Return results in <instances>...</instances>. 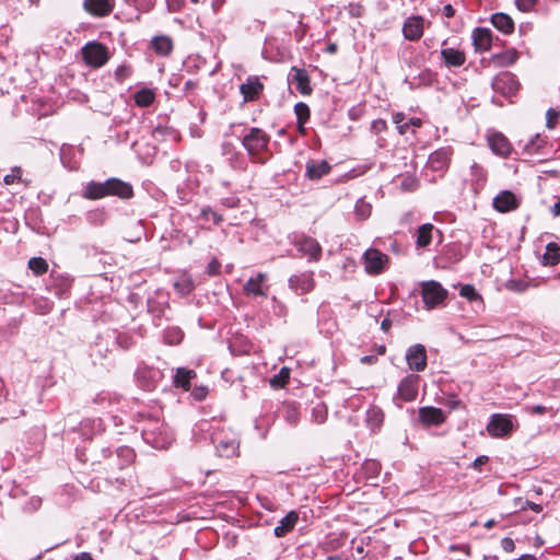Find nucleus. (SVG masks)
Segmentation results:
<instances>
[{
    "label": "nucleus",
    "instance_id": "nucleus-28",
    "mask_svg": "<svg viewBox=\"0 0 560 560\" xmlns=\"http://www.w3.org/2000/svg\"><path fill=\"white\" fill-rule=\"evenodd\" d=\"M151 46L155 52L161 56H167L173 49L172 40L167 36L154 37L151 42Z\"/></svg>",
    "mask_w": 560,
    "mask_h": 560
},
{
    "label": "nucleus",
    "instance_id": "nucleus-17",
    "mask_svg": "<svg viewBox=\"0 0 560 560\" xmlns=\"http://www.w3.org/2000/svg\"><path fill=\"white\" fill-rule=\"evenodd\" d=\"M452 156L450 149H440L433 152L428 160V165L433 171H442L447 167Z\"/></svg>",
    "mask_w": 560,
    "mask_h": 560
},
{
    "label": "nucleus",
    "instance_id": "nucleus-20",
    "mask_svg": "<svg viewBox=\"0 0 560 560\" xmlns=\"http://www.w3.org/2000/svg\"><path fill=\"white\" fill-rule=\"evenodd\" d=\"M107 196H109V190L106 186V182H91L85 186L83 191V197L88 199H101Z\"/></svg>",
    "mask_w": 560,
    "mask_h": 560
},
{
    "label": "nucleus",
    "instance_id": "nucleus-4",
    "mask_svg": "<svg viewBox=\"0 0 560 560\" xmlns=\"http://www.w3.org/2000/svg\"><path fill=\"white\" fill-rule=\"evenodd\" d=\"M269 137L259 128H252L249 133L244 137L243 144L250 155H256L268 145Z\"/></svg>",
    "mask_w": 560,
    "mask_h": 560
},
{
    "label": "nucleus",
    "instance_id": "nucleus-47",
    "mask_svg": "<svg viewBox=\"0 0 560 560\" xmlns=\"http://www.w3.org/2000/svg\"><path fill=\"white\" fill-rule=\"evenodd\" d=\"M405 119V115L402 113H396L393 115V121L394 124H396L397 126L399 124H401Z\"/></svg>",
    "mask_w": 560,
    "mask_h": 560
},
{
    "label": "nucleus",
    "instance_id": "nucleus-45",
    "mask_svg": "<svg viewBox=\"0 0 560 560\" xmlns=\"http://www.w3.org/2000/svg\"><path fill=\"white\" fill-rule=\"evenodd\" d=\"M487 462H488V457H487V456H485V455L479 456V457H477V458L474 460V463H472V467H474L475 469H480V467H481L482 465H485Z\"/></svg>",
    "mask_w": 560,
    "mask_h": 560
},
{
    "label": "nucleus",
    "instance_id": "nucleus-44",
    "mask_svg": "<svg viewBox=\"0 0 560 560\" xmlns=\"http://www.w3.org/2000/svg\"><path fill=\"white\" fill-rule=\"evenodd\" d=\"M209 275H217L220 269V262L213 259L207 267Z\"/></svg>",
    "mask_w": 560,
    "mask_h": 560
},
{
    "label": "nucleus",
    "instance_id": "nucleus-35",
    "mask_svg": "<svg viewBox=\"0 0 560 560\" xmlns=\"http://www.w3.org/2000/svg\"><path fill=\"white\" fill-rule=\"evenodd\" d=\"M504 82H510L511 83V88H510V91H514L517 89L516 86V83L514 82L513 78L511 77L510 73H503L501 75H499L498 78L494 79L492 85H493V89L497 90V91H501L502 90V83Z\"/></svg>",
    "mask_w": 560,
    "mask_h": 560
},
{
    "label": "nucleus",
    "instance_id": "nucleus-49",
    "mask_svg": "<svg viewBox=\"0 0 560 560\" xmlns=\"http://www.w3.org/2000/svg\"><path fill=\"white\" fill-rule=\"evenodd\" d=\"M536 141H540V142H541L540 137H539L538 135L535 137V139L530 140V141H529V143H527V144L525 145V149H526L527 151H529V152H530V151H532V148H533L534 145H536Z\"/></svg>",
    "mask_w": 560,
    "mask_h": 560
},
{
    "label": "nucleus",
    "instance_id": "nucleus-7",
    "mask_svg": "<svg viewBox=\"0 0 560 560\" xmlns=\"http://www.w3.org/2000/svg\"><path fill=\"white\" fill-rule=\"evenodd\" d=\"M420 422L425 427H439L446 421V415L440 408L427 406L418 410Z\"/></svg>",
    "mask_w": 560,
    "mask_h": 560
},
{
    "label": "nucleus",
    "instance_id": "nucleus-6",
    "mask_svg": "<svg viewBox=\"0 0 560 560\" xmlns=\"http://www.w3.org/2000/svg\"><path fill=\"white\" fill-rule=\"evenodd\" d=\"M406 361L410 370L424 371L427 368V350L423 345L410 346L406 351Z\"/></svg>",
    "mask_w": 560,
    "mask_h": 560
},
{
    "label": "nucleus",
    "instance_id": "nucleus-43",
    "mask_svg": "<svg viewBox=\"0 0 560 560\" xmlns=\"http://www.w3.org/2000/svg\"><path fill=\"white\" fill-rule=\"evenodd\" d=\"M471 172H472V175L476 176L478 179H480L482 182L486 179L485 171L477 163H474L471 165Z\"/></svg>",
    "mask_w": 560,
    "mask_h": 560
},
{
    "label": "nucleus",
    "instance_id": "nucleus-12",
    "mask_svg": "<svg viewBox=\"0 0 560 560\" xmlns=\"http://www.w3.org/2000/svg\"><path fill=\"white\" fill-rule=\"evenodd\" d=\"M113 0H84L83 8L86 12L95 16H106L114 9Z\"/></svg>",
    "mask_w": 560,
    "mask_h": 560
},
{
    "label": "nucleus",
    "instance_id": "nucleus-18",
    "mask_svg": "<svg viewBox=\"0 0 560 560\" xmlns=\"http://www.w3.org/2000/svg\"><path fill=\"white\" fill-rule=\"evenodd\" d=\"M472 43L476 50L486 51L491 48V31L483 27L475 28L472 32Z\"/></svg>",
    "mask_w": 560,
    "mask_h": 560
},
{
    "label": "nucleus",
    "instance_id": "nucleus-59",
    "mask_svg": "<svg viewBox=\"0 0 560 560\" xmlns=\"http://www.w3.org/2000/svg\"><path fill=\"white\" fill-rule=\"evenodd\" d=\"M494 524H495L494 520H489L488 522H486L485 527L491 528Z\"/></svg>",
    "mask_w": 560,
    "mask_h": 560
},
{
    "label": "nucleus",
    "instance_id": "nucleus-38",
    "mask_svg": "<svg viewBox=\"0 0 560 560\" xmlns=\"http://www.w3.org/2000/svg\"><path fill=\"white\" fill-rule=\"evenodd\" d=\"M22 170L21 167H13L11 170V173L10 174H7L4 177H3V182L7 184V185H11V184H14L15 182L18 183H22Z\"/></svg>",
    "mask_w": 560,
    "mask_h": 560
},
{
    "label": "nucleus",
    "instance_id": "nucleus-29",
    "mask_svg": "<svg viewBox=\"0 0 560 560\" xmlns=\"http://www.w3.org/2000/svg\"><path fill=\"white\" fill-rule=\"evenodd\" d=\"M195 376L196 373L192 370L178 369L174 377V383L177 387H182L185 390H188L190 386V380Z\"/></svg>",
    "mask_w": 560,
    "mask_h": 560
},
{
    "label": "nucleus",
    "instance_id": "nucleus-60",
    "mask_svg": "<svg viewBox=\"0 0 560 560\" xmlns=\"http://www.w3.org/2000/svg\"><path fill=\"white\" fill-rule=\"evenodd\" d=\"M336 49H337V47H336L335 44L329 45L328 48H327L328 52H331V54L335 52Z\"/></svg>",
    "mask_w": 560,
    "mask_h": 560
},
{
    "label": "nucleus",
    "instance_id": "nucleus-56",
    "mask_svg": "<svg viewBox=\"0 0 560 560\" xmlns=\"http://www.w3.org/2000/svg\"><path fill=\"white\" fill-rule=\"evenodd\" d=\"M374 128L377 130L384 129L386 126V122L384 120H377L374 122Z\"/></svg>",
    "mask_w": 560,
    "mask_h": 560
},
{
    "label": "nucleus",
    "instance_id": "nucleus-53",
    "mask_svg": "<svg viewBox=\"0 0 560 560\" xmlns=\"http://www.w3.org/2000/svg\"><path fill=\"white\" fill-rule=\"evenodd\" d=\"M526 505H527L530 510H533V511H535V512H540V511H541V505H539V504H536V503H533V502L527 501V502H526Z\"/></svg>",
    "mask_w": 560,
    "mask_h": 560
},
{
    "label": "nucleus",
    "instance_id": "nucleus-5",
    "mask_svg": "<svg viewBox=\"0 0 560 560\" xmlns=\"http://www.w3.org/2000/svg\"><path fill=\"white\" fill-rule=\"evenodd\" d=\"M363 258L364 269L370 275H377L382 272L388 262L387 255L374 248L368 249L364 253Z\"/></svg>",
    "mask_w": 560,
    "mask_h": 560
},
{
    "label": "nucleus",
    "instance_id": "nucleus-41",
    "mask_svg": "<svg viewBox=\"0 0 560 560\" xmlns=\"http://www.w3.org/2000/svg\"><path fill=\"white\" fill-rule=\"evenodd\" d=\"M535 3L536 0H516L517 8L524 12L529 11Z\"/></svg>",
    "mask_w": 560,
    "mask_h": 560
},
{
    "label": "nucleus",
    "instance_id": "nucleus-61",
    "mask_svg": "<svg viewBox=\"0 0 560 560\" xmlns=\"http://www.w3.org/2000/svg\"><path fill=\"white\" fill-rule=\"evenodd\" d=\"M385 350H386V349H385V347H384V346H381V347L378 348V353L384 354V353H385Z\"/></svg>",
    "mask_w": 560,
    "mask_h": 560
},
{
    "label": "nucleus",
    "instance_id": "nucleus-11",
    "mask_svg": "<svg viewBox=\"0 0 560 560\" xmlns=\"http://www.w3.org/2000/svg\"><path fill=\"white\" fill-rule=\"evenodd\" d=\"M266 273H258L250 278L244 285V293L253 296H267L268 287L266 285Z\"/></svg>",
    "mask_w": 560,
    "mask_h": 560
},
{
    "label": "nucleus",
    "instance_id": "nucleus-33",
    "mask_svg": "<svg viewBox=\"0 0 560 560\" xmlns=\"http://www.w3.org/2000/svg\"><path fill=\"white\" fill-rule=\"evenodd\" d=\"M28 268L36 275H44L48 270L47 261L42 257L31 258L28 261Z\"/></svg>",
    "mask_w": 560,
    "mask_h": 560
},
{
    "label": "nucleus",
    "instance_id": "nucleus-13",
    "mask_svg": "<svg viewBox=\"0 0 560 560\" xmlns=\"http://www.w3.org/2000/svg\"><path fill=\"white\" fill-rule=\"evenodd\" d=\"M488 143L492 152L502 158L509 156L512 151L510 141L502 133H493L489 136Z\"/></svg>",
    "mask_w": 560,
    "mask_h": 560
},
{
    "label": "nucleus",
    "instance_id": "nucleus-37",
    "mask_svg": "<svg viewBox=\"0 0 560 560\" xmlns=\"http://www.w3.org/2000/svg\"><path fill=\"white\" fill-rule=\"evenodd\" d=\"M460 295L466 298L469 301L481 300L479 293L475 290V288L470 284H465L460 288Z\"/></svg>",
    "mask_w": 560,
    "mask_h": 560
},
{
    "label": "nucleus",
    "instance_id": "nucleus-63",
    "mask_svg": "<svg viewBox=\"0 0 560 560\" xmlns=\"http://www.w3.org/2000/svg\"><path fill=\"white\" fill-rule=\"evenodd\" d=\"M212 215H213V220H214L215 222H218V221H219V218L217 217V213H212Z\"/></svg>",
    "mask_w": 560,
    "mask_h": 560
},
{
    "label": "nucleus",
    "instance_id": "nucleus-27",
    "mask_svg": "<svg viewBox=\"0 0 560 560\" xmlns=\"http://www.w3.org/2000/svg\"><path fill=\"white\" fill-rule=\"evenodd\" d=\"M560 247L557 243H549L546 246V252L542 255L541 262L544 266H556L560 262Z\"/></svg>",
    "mask_w": 560,
    "mask_h": 560
},
{
    "label": "nucleus",
    "instance_id": "nucleus-10",
    "mask_svg": "<svg viewBox=\"0 0 560 560\" xmlns=\"http://www.w3.org/2000/svg\"><path fill=\"white\" fill-rule=\"evenodd\" d=\"M493 207L499 212H509L518 208V200L512 191L503 190L494 197Z\"/></svg>",
    "mask_w": 560,
    "mask_h": 560
},
{
    "label": "nucleus",
    "instance_id": "nucleus-52",
    "mask_svg": "<svg viewBox=\"0 0 560 560\" xmlns=\"http://www.w3.org/2000/svg\"><path fill=\"white\" fill-rule=\"evenodd\" d=\"M408 128H409V124L408 122H405V124L401 122V124H399L397 126L398 132L400 135H405L407 132Z\"/></svg>",
    "mask_w": 560,
    "mask_h": 560
},
{
    "label": "nucleus",
    "instance_id": "nucleus-58",
    "mask_svg": "<svg viewBox=\"0 0 560 560\" xmlns=\"http://www.w3.org/2000/svg\"><path fill=\"white\" fill-rule=\"evenodd\" d=\"M304 124L305 122H298V129L301 133H305Z\"/></svg>",
    "mask_w": 560,
    "mask_h": 560
},
{
    "label": "nucleus",
    "instance_id": "nucleus-57",
    "mask_svg": "<svg viewBox=\"0 0 560 560\" xmlns=\"http://www.w3.org/2000/svg\"><path fill=\"white\" fill-rule=\"evenodd\" d=\"M361 361H362L363 363H372V362H374V361H375V358H374V357H363V358L361 359Z\"/></svg>",
    "mask_w": 560,
    "mask_h": 560
},
{
    "label": "nucleus",
    "instance_id": "nucleus-34",
    "mask_svg": "<svg viewBox=\"0 0 560 560\" xmlns=\"http://www.w3.org/2000/svg\"><path fill=\"white\" fill-rule=\"evenodd\" d=\"M289 376H290L289 369L282 368L278 374L273 375L270 378V385L275 388L283 387L288 383Z\"/></svg>",
    "mask_w": 560,
    "mask_h": 560
},
{
    "label": "nucleus",
    "instance_id": "nucleus-22",
    "mask_svg": "<svg viewBox=\"0 0 560 560\" xmlns=\"http://www.w3.org/2000/svg\"><path fill=\"white\" fill-rule=\"evenodd\" d=\"M299 520V515L295 511H291L289 512L279 523L278 526H276L275 528V535L277 537H283L285 536L289 532H291L293 529V527L295 526L296 522Z\"/></svg>",
    "mask_w": 560,
    "mask_h": 560
},
{
    "label": "nucleus",
    "instance_id": "nucleus-16",
    "mask_svg": "<svg viewBox=\"0 0 560 560\" xmlns=\"http://www.w3.org/2000/svg\"><path fill=\"white\" fill-rule=\"evenodd\" d=\"M106 186L109 190V196H117L119 198H130L133 194L131 185L118 178H110L106 180Z\"/></svg>",
    "mask_w": 560,
    "mask_h": 560
},
{
    "label": "nucleus",
    "instance_id": "nucleus-26",
    "mask_svg": "<svg viewBox=\"0 0 560 560\" xmlns=\"http://www.w3.org/2000/svg\"><path fill=\"white\" fill-rule=\"evenodd\" d=\"M441 55H442L444 61L448 66H453V67H459L466 60L465 54L463 51L454 49V48H444V49H442Z\"/></svg>",
    "mask_w": 560,
    "mask_h": 560
},
{
    "label": "nucleus",
    "instance_id": "nucleus-23",
    "mask_svg": "<svg viewBox=\"0 0 560 560\" xmlns=\"http://www.w3.org/2000/svg\"><path fill=\"white\" fill-rule=\"evenodd\" d=\"M213 442L217 444V448L221 456L230 457L234 454H236L238 448V442L235 439H231L229 441H225L221 439L219 434H215L213 436Z\"/></svg>",
    "mask_w": 560,
    "mask_h": 560
},
{
    "label": "nucleus",
    "instance_id": "nucleus-48",
    "mask_svg": "<svg viewBox=\"0 0 560 560\" xmlns=\"http://www.w3.org/2000/svg\"><path fill=\"white\" fill-rule=\"evenodd\" d=\"M392 322L388 318H384L381 323V328L383 331L387 332L390 329Z\"/></svg>",
    "mask_w": 560,
    "mask_h": 560
},
{
    "label": "nucleus",
    "instance_id": "nucleus-19",
    "mask_svg": "<svg viewBox=\"0 0 560 560\" xmlns=\"http://www.w3.org/2000/svg\"><path fill=\"white\" fill-rule=\"evenodd\" d=\"M291 71V81L295 83L300 93L303 95H310L312 93V88L310 85V78L307 72L304 69H299L296 67H293Z\"/></svg>",
    "mask_w": 560,
    "mask_h": 560
},
{
    "label": "nucleus",
    "instance_id": "nucleus-25",
    "mask_svg": "<svg viewBox=\"0 0 560 560\" xmlns=\"http://www.w3.org/2000/svg\"><path fill=\"white\" fill-rule=\"evenodd\" d=\"M262 90V84L257 80H248L246 83L241 85V93L245 101L255 100Z\"/></svg>",
    "mask_w": 560,
    "mask_h": 560
},
{
    "label": "nucleus",
    "instance_id": "nucleus-40",
    "mask_svg": "<svg viewBox=\"0 0 560 560\" xmlns=\"http://www.w3.org/2000/svg\"><path fill=\"white\" fill-rule=\"evenodd\" d=\"M546 116H547V122H546L547 128L555 129L558 124V119L560 118V112L549 109L547 112Z\"/></svg>",
    "mask_w": 560,
    "mask_h": 560
},
{
    "label": "nucleus",
    "instance_id": "nucleus-3",
    "mask_svg": "<svg viewBox=\"0 0 560 560\" xmlns=\"http://www.w3.org/2000/svg\"><path fill=\"white\" fill-rule=\"evenodd\" d=\"M430 24L421 15L408 16L402 24V35L407 40H419L423 35L425 26Z\"/></svg>",
    "mask_w": 560,
    "mask_h": 560
},
{
    "label": "nucleus",
    "instance_id": "nucleus-54",
    "mask_svg": "<svg viewBox=\"0 0 560 560\" xmlns=\"http://www.w3.org/2000/svg\"><path fill=\"white\" fill-rule=\"evenodd\" d=\"M551 213L553 214V217L560 215V201L553 205V207L551 208Z\"/></svg>",
    "mask_w": 560,
    "mask_h": 560
},
{
    "label": "nucleus",
    "instance_id": "nucleus-46",
    "mask_svg": "<svg viewBox=\"0 0 560 560\" xmlns=\"http://www.w3.org/2000/svg\"><path fill=\"white\" fill-rule=\"evenodd\" d=\"M443 12L446 18H452L455 14V10L451 4H446L443 9Z\"/></svg>",
    "mask_w": 560,
    "mask_h": 560
},
{
    "label": "nucleus",
    "instance_id": "nucleus-8",
    "mask_svg": "<svg viewBox=\"0 0 560 560\" xmlns=\"http://www.w3.org/2000/svg\"><path fill=\"white\" fill-rule=\"evenodd\" d=\"M512 421L502 415L492 416L490 422L487 425L489 434L493 438H503L511 433Z\"/></svg>",
    "mask_w": 560,
    "mask_h": 560
},
{
    "label": "nucleus",
    "instance_id": "nucleus-64",
    "mask_svg": "<svg viewBox=\"0 0 560 560\" xmlns=\"http://www.w3.org/2000/svg\"><path fill=\"white\" fill-rule=\"evenodd\" d=\"M368 465H371L372 467H376L377 466V464L375 462H371Z\"/></svg>",
    "mask_w": 560,
    "mask_h": 560
},
{
    "label": "nucleus",
    "instance_id": "nucleus-2",
    "mask_svg": "<svg viewBox=\"0 0 560 560\" xmlns=\"http://www.w3.org/2000/svg\"><path fill=\"white\" fill-rule=\"evenodd\" d=\"M82 57L86 65L98 68L107 62L109 55L104 45L100 43H89L82 48Z\"/></svg>",
    "mask_w": 560,
    "mask_h": 560
},
{
    "label": "nucleus",
    "instance_id": "nucleus-31",
    "mask_svg": "<svg viewBox=\"0 0 560 560\" xmlns=\"http://www.w3.org/2000/svg\"><path fill=\"white\" fill-rule=\"evenodd\" d=\"M432 230L433 225L430 223H425L419 228L417 235V245L419 247H425L430 244L432 238Z\"/></svg>",
    "mask_w": 560,
    "mask_h": 560
},
{
    "label": "nucleus",
    "instance_id": "nucleus-50",
    "mask_svg": "<svg viewBox=\"0 0 560 560\" xmlns=\"http://www.w3.org/2000/svg\"><path fill=\"white\" fill-rule=\"evenodd\" d=\"M408 124H409V126L419 128L422 125V120L420 118H411V119H409Z\"/></svg>",
    "mask_w": 560,
    "mask_h": 560
},
{
    "label": "nucleus",
    "instance_id": "nucleus-32",
    "mask_svg": "<svg viewBox=\"0 0 560 560\" xmlns=\"http://www.w3.org/2000/svg\"><path fill=\"white\" fill-rule=\"evenodd\" d=\"M154 101V92L150 89H141L135 94V102L140 107H147Z\"/></svg>",
    "mask_w": 560,
    "mask_h": 560
},
{
    "label": "nucleus",
    "instance_id": "nucleus-39",
    "mask_svg": "<svg viewBox=\"0 0 560 560\" xmlns=\"http://www.w3.org/2000/svg\"><path fill=\"white\" fill-rule=\"evenodd\" d=\"M174 285L182 294H186L192 290V283L187 278L176 281Z\"/></svg>",
    "mask_w": 560,
    "mask_h": 560
},
{
    "label": "nucleus",
    "instance_id": "nucleus-14",
    "mask_svg": "<svg viewBox=\"0 0 560 560\" xmlns=\"http://www.w3.org/2000/svg\"><path fill=\"white\" fill-rule=\"evenodd\" d=\"M298 250L312 260H318L322 255V247L318 242L311 237H304L296 243Z\"/></svg>",
    "mask_w": 560,
    "mask_h": 560
},
{
    "label": "nucleus",
    "instance_id": "nucleus-51",
    "mask_svg": "<svg viewBox=\"0 0 560 560\" xmlns=\"http://www.w3.org/2000/svg\"><path fill=\"white\" fill-rule=\"evenodd\" d=\"M74 560H93V558L88 552H81L74 558Z\"/></svg>",
    "mask_w": 560,
    "mask_h": 560
},
{
    "label": "nucleus",
    "instance_id": "nucleus-30",
    "mask_svg": "<svg viewBox=\"0 0 560 560\" xmlns=\"http://www.w3.org/2000/svg\"><path fill=\"white\" fill-rule=\"evenodd\" d=\"M517 52L514 49H510L503 51L501 54L494 55L492 57V61L500 67H508L513 65L517 60Z\"/></svg>",
    "mask_w": 560,
    "mask_h": 560
},
{
    "label": "nucleus",
    "instance_id": "nucleus-21",
    "mask_svg": "<svg viewBox=\"0 0 560 560\" xmlns=\"http://www.w3.org/2000/svg\"><path fill=\"white\" fill-rule=\"evenodd\" d=\"M329 171L330 165L326 161H310L306 164V175L311 179H319Z\"/></svg>",
    "mask_w": 560,
    "mask_h": 560
},
{
    "label": "nucleus",
    "instance_id": "nucleus-9",
    "mask_svg": "<svg viewBox=\"0 0 560 560\" xmlns=\"http://www.w3.org/2000/svg\"><path fill=\"white\" fill-rule=\"evenodd\" d=\"M418 375H408L402 378L398 385V396L405 401L416 399L418 394Z\"/></svg>",
    "mask_w": 560,
    "mask_h": 560
},
{
    "label": "nucleus",
    "instance_id": "nucleus-15",
    "mask_svg": "<svg viewBox=\"0 0 560 560\" xmlns=\"http://www.w3.org/2000/svg\"><path fill=\"white\" fill-rule=\"evenodd\" d=\"M290 287L301 294L311 292L315 287L313 272H305L290 278Z\"/></svg>",
    "mask_w": 560,
    "mask_h": 560
},
{
    "label": "nucleus",
    "instance_id": "nucleus-36",
    "mask_svg": "<svg viewBox=\"0 0 560 560\" xmlns=\"http://www.w3.org/2000/svg\"><path fill=\"white\" fill-rule=\"evenodd\" d=\"M294 113L296 115L298 122H306L310 118V108L303 102L295 104Z\"/></svg>",
    "mask_w": 560,
    "mask_h": 560
},
{
    "label": "nucleus",
    "instance_id": "nucleus-55",
    "mask_svg": "<svg viewBox=\"0 0 560 560\" xmlns=\"http://www.w3.org/2000/svg\"><path fill=\"white\" fill-rule=\"evenodd\" d=\"M532 410L534 413L542 415L546 411V408L544 406H535Z\"/></svg>",
    "mask_w": 560,
    "mask_h": 560
},
{
    "label": "nucleus",
    "instance_id": "nucleus-42",
    "mask_svg": "<svg viewBox=\"0 0 560 560\" xmlns=\"http://www.w3.org/2000/svg\"><path fill=\"white\" fill-rule=\"evenodd\" d=\"M501 547L504 551L506 552H512L514 549H515V544L513 541L512 538L510 537H504L502 540H501Z\"/></svg>",
    "mask_w": 560,
    "mask_h": 560
},
{
    "label": "nucleus",
    "instance_id": "nucleus-1",
    "mask_svg": "<svg viewBox=\"0 0 560 560\" xmlns=\"http://www.w3.org/2000/svg\"><path fill=\"white\" fill-rule=\"evenodd\" d=\"M420 287L424 306L429 311L441 305L447 298V290L438 281H423Z\"/></svg>",
    "mask_w": 560,
    "mask_h": 560
},
{
    "label": "nucleus",
    "instance_id": "nucleus-24",
    "mask_svg": "<svg viewBox=\"0 0 560 560\" xmlns=\"http://www.w3.org/2000/svg\"><path fill=\"white\" fill-rule=\"evenodd\" d=\"M492 25L503 32L504 34H511L514 31L513 20L504 13H495L491 16Z\"/></svg>",
    "mask_w": 560,
    "mask_h": 560
},
{
    "label": "nucleus",
    "instance_id": "nucleus-62",
    "mask_svg": "<svg viewBox=\"0 0 560 560\" xmlns=\"http://www.w3.org/2000/svg\"><path fill=\"white\" fill-rule=\"evenodd\" d=\"M361 213H362V215H363V217H368V215H369V213H370V210H369V209H366V210H361Z\"/></svg>",
    "mask_w": 560,
    "mask_h": 560
}]
</instances>
